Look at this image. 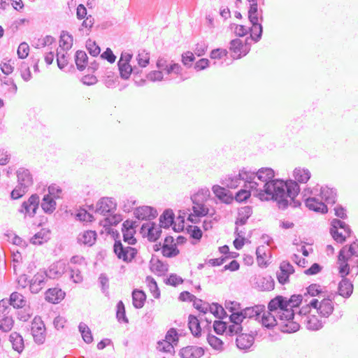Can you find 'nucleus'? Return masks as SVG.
<instances>
[{
    "mask_svg": "<svg viewBox=\"0 0 358 358\" xmlns=\"http://www.w3.org/2000/svg\"><path fill=\"white\" fill-rule=\"evenodd\" d=\"M248 176L253 195L260 200H275L282 209L289 206L293 208L300 206L301 202L295 199L300 191L296 182L273 180L274 171L267 167L261 168L257 172L248 170Z\"/></svg>",
    "mask_w": 358,
    "mask_h": 358,
    "instance_id": "nucleus-1",
    "label": "nucleus"
},
{
    "mask_svg": "<svg viewBox=\"0 0 358 358\" xmlns=\"http://www.w3.org/2000/svg\"><path fill=\"white\" fill-rule=\"evenodd\" d=\"M268 309L278 316L282 331L292 333L299 329V323L294 321L295 319L294 310L287 308L286 297L275 296L268 303Z\"/></svg>",
    "mask_w": 358,
    "mask_h": 358,
    "instance_id": "nucleus-2",
    "label": "nucleus"
},
{
    "mask_svg": "<svg viewBox=\"0 0 358 358\" xmlns=\"http://www.w3.org/2000/svg\"><path fill=\"white\" fill-rule=\"evenodd\" d=\"M317 189H305L303 197L306 206L313 211L325 213L327 212V205L319 197H317Z\"/></svg>",
    "mask_w": 358,
    "mask_h": 358,
    "instance_id": "nucleus-3",
    "label": "nucleus"
},
{
    "mask_svg": "<svg viewBox=\"0 0 358 358\" xmlns=\"http://www.w3.org/2000/svg\"><path fill=\"white\" fill-rule=\"evenodd\" d=\"M352 232L350 226L344 222L338 219H334L331 221L330 233L337 243H343L345 242L346 237L350 236Z\"/></svg>",
    "mask_w": 358,
    "mask_h": 358,
    "instance_id": "nucleus-4",
    "label": "nucleus"
},
{
    "mask_svg": "<svg viewBox=\"0 0 358 358\" xmlns=\"http://www.w3.org/2000/svg\"><path fill=\"white\" fill-rule=\"evenodd\" d=\"M248 170L243 168L238 173L229 175L224 180L222 184L230 189H236L241 184L243 187L249 186V178L248 177Z\"/></svg>",
    "mask_w": 358,
    "mask_h": 358,
    "instance_id": "nucleus-5",
    "label": "nucleus"
},
{
    "mask_svg": "<svg viewBox=\"0 0 358 358\" xmlns=\"http://www.w3.org/2000/svg\"><path fill=\"white\" fill-rule=\"evenodd\" d=\"M113 251L118 259L124 262H131L137 254V250L130 246H124L120 241H115L113 245Z\"/></svg>",
    "mask_w": 358,
    "mask_h": 358,
    "instance_id": "nucleus-6",
    "label": "nucleus"
},
{
    "mask_svg": "<svg viewBox=\"0 0 358 358\" xmlns=\"http://www.w3.org/2000/svg\"><path fill=\"white\" fill-rule=\"evenodd\" d=\"M31 331L34 341L38 345L44 343L45 341V327L39 317H35L31 322Z\"/></svg>",
    "mask_w": 358,
    "mask_h": 358,
    "instance_id": "nucleus-7",
    "label": "nucleus"
},
{
    "mask_svg": "<svg viewBox=\"0 0 358 358\" xmlns=\"http://www.w3.org/2000/svg\"><path fill=\"white\" fill-rule=\"evenodd\" d=\"M310 306L312 308H316L317 312L324 317H328L334 310V306L330 296H327V298H324L320 302L318 301V299H313L310 301Z\"/></svg>",
    "mask_w": 358,
    "mask_h": 358,
    "instance_id": "nucleus-8",
    "label": "nucleus"
},
{
    "mask_svg": "<svg viewBox=\"0 0 358 358\" xmlns=\"http://www.w3.org/2000/svg\"><path fill=\"white\" fill-rule=\"evenodd\" d=\"M161 233V227L152 222L144 223L141 228V234L143 237H147L150 241H156Z\"/></svg>",
    "mask_w": 358,
    "mask_h": 358,
    "instance_id": "nucleus-9",
    "label": "nucleus"
},
{
    "mask_svg": "<svg viewBox=\"0 0 358 358\" xmlns=\"http://www.w3.org/2000/svg\"><path fill=\"white\" fill-rule=\"evenodd\" d=\"M39 196L37 194H32L27 201H24L19 211L24 213L25 216L33 217L36 213L39 205Z\"/></svg>",
    "mask_w": 358,
    "mask_h": 358,
    "instance_id": "nucleus-10",
    "label": "nucleus"
},
{
    "mask_svg": "<svg viewBox=\"0 0 358 358\" xmlns=\"http://www.w3.org/2000/svg\"><path fill=\"white\" fill-rule=\"evenodd\" d=\"M48 278L45 271H39L29 282L31 292L38 293L45 287Z\"/></svg>",
    "mask_w": 358,
    "mask_h": 358,
    "instance_id": "nucleus-11",
    "label": "nucleus"
},
{
    "mask_svg": "<svg viewBox=\"0 0 358 358\" xmlns=\"http://www.w3.org/2000/svg\"><path fill=\"white\" fill-rule=\"evenodd\" d=\"M136 227V222L131 220H126L122 224L123 241L128 245H134L136 243V239L134 237Z\"/></svg>",
    "mask_w": 358,
    "mask_h": 358,
    "instance_id": "nucleus-12",
    "label": "nucleus"
},
{
    "mask_svg": "<svg viewBox=\"0 0 358 358\" xmlns=\"http://www.w3.org/2000/svg\"><path fill=\"white\" fill-rule=\"evenodd\" d=\"M116 206L112 198L103 197L97 202L95 212L106 215L107 213H112L116 209Z\"/></svg>",
    "mask_w": 358,
    "mask_h": 358,
    "instance_id": "nucleus-13",
    "label": "nucleus"
},
{
    "mask_svg": "<svg viewBox=\"0 0 358 358\" xmlns=\"http://www.w3.org/2000/svg\"><path fill=\"white\" fill-rule=\"evenodd\" d=\"M67 267L68 265L65 262L58 261L50 265L48 270L45 271V272L49 278L55 279L61 277L66 273Z\"/></svg>",
    "mask_w": 358,
    "mask_h": 358,
    "instance_id": "nucleus-14",
    "label": "nucleus"
},
{
    "mask_svg": "<svg viewBox=\"0 0 358 358\" xmlns=\"http://www.w3.org/2000/svg\"><path fill=\"white\" fill-rule=\"evenodd\" d=\"M294 271V269L289 262H282L280 266V271L276 273L278 282L282 285L286 284L289 280V275Z\"/></svg>",
    "mask_w": 358,
    "mask_h": 358,
    "instance_id": "nucleus-15",
    "label": "nucleus"
},
{
    "mask_svg": "<svg viewBox=\"0 0 358 358\" xmlns=\"http://www.w3.org/2000/svg\"><path fill=\"white\" fill-rule=\"evenodd\" d=\"M248 19L252 25L254 26V30L258 29L257 36L255 38V41L257 42L261 39L263 31L262 24L259 22V20L261 22L263 21L262 10H260L259 12L248 13Z\"/></svg>",
    "mask_w": 358,
    "mask_h": 358,
    "instance_id": "nucleus-16",
    "label": "nucleus"
},
{
    "mask_svg": "<svg viewBox=\"0 0 358 358\" xmlns=\"http://www.w3.org/2000/svg\"><path fill=\"white\" fill-rule=\"evenodd\" d=\"M230 50L233 52V57L238 59L242 55H245L249 51V48L246 44H243L240 39L236 38L231 41Z\"/></svg>",
    "mask_w": 358,
    "mask_h": 358,
    "instance_id": "nucleus-17",
    "label": "nucleus"
},
{
    "mask_svg": "<svg viewBox=\"0 0 358 358\" xmlns=\"http://www.w3.org/2000/svg\"><path fill=\"white\" fill-rule=\"evenodd\" d=\"M346 247H343L339 252L338 260L340 263L339 273L341 276L344 278L345 276L348 275L350 273V264L348 263L350 260V257L345 255Z\"/></svg>",
    "mask_w": 358,
    "mask_h": 358,
    "instance_id": "nucleus-18",
    "label": "nucleus"
},
{
    "mask_svg": "<svg viewBox=\"0 0 358 358\" xmlns=\"http://www.w3.org/2000/svg\"><path fill=\"white\" fill-rule=\"evenodd\" d=\"M134 214L138 220H151L157 215V212L150 206H143L136 208Z\"/></svg>",
    "mask_w": 358,
    "mask_h": 358,
    "instance_id": "nucleus-19",
    "label": "nucleus"
},
{
    "mask_svg": "<svg viewBox=\"0 0 358 358\" xmlns=\"http://www.w3.org/2000/svg\"><path fill=\"white\" fill-rule=\"evenodd\" d=\"M204 354L202 348L198 346H187L180 350V355L182 358H200Z\"/></svg>",
    "mask_w": 358,
    "mask_h": 358,
    "instance_id": "nucleus-20",
    "label": "nucleus"
},
{
    "mask_svg": "<svg viewBox=\"0 0 358 358\" xmlns=\"http://www.w3.org/2000/svg\"><path fill=\"white\" fill-rule=\"evenodd\" d=\"M157 66L159 70L164 71L166 75H169L172 73L178 74L181 70V66L178 64L174 63L169 66L167 61L164 58H159L157 60Z\"/></svg>",
    "mask_w": 358,
    "mask_h": 358,
    "instance_id": "nucleus-21",
    "label": "nucleus"
},
{
    "mask_svg": "<svg viewBox=\"0 0 358 358\" xmlns=\"http://www.w3.org/2000/svg\"><path fill=\"white\" fill-rule=\"evenodd\" d=\"M18 184L29 187L33 184L32 176L29 171L25 168H20L17 171Z\"/></svg>",
    "mask_w": 358,
    "mask_h": 358,
    "instance_id": "nucleus-22",
    "label": "nucleus"
},
{
    "mask_svg": "<svg viewBox=\"0 0 358 358\" xmlns=\"http://www.w3.org/2000/svg\"><path fill=\"white\" fill-rule=\"evenodd\" d=\"M65 296V293L60 289L52 288L45 292V300L52 303H59Z\"/></svg>",
    "mask_w": 358,
    "mask_h": 358,
    "instance_id": "nucleus-23",
    "label": "nucleus"
},
{
    "mask_svg": "<svg viewBox=\"0 0 358 358\" xmlns=\"http://www.w3.org/2000/svg\"><path fill=\"white\" fill-rule=\"evenodd\" d=\"M336 196V192L333 188L328 187H322L320 188V199L322 201L324 200L327 204L335 203Z\"/></svg>",
    "mask_w": 358,
    "mask_h": 358,
    "instance_id": "nucleus-24",
    "label": "nucleus"
},
{
    "mask_svg": "<svg viewBox=\"0 0 358 358\" xmlns=\"http://www.w3.org/2000/svg\"><path fill=\"white\" fill-rule=\"evenodd\" d=\"M261 320H262V324L263 326L271 328L274 327L279 321V319L278 318V316L276 314L273 313V312L270 311L269 310L268 311H266L265 310L262 313Z\"/></svg>",
    "mask_w": 358,
    "mask_h": 358,
    "instance_id": "nucleus-25",
    "label": "nucleus"
},
{
    "mask_svg": "<svg viewBox=\"0 0 358 358\" xmlns=\"http://www.w3.org/2000/svg\"><path fill=\"white\" fill-rule=\"evenodd\" d=\"M236 342L239 349L247 350L252 345L254 337L251 334H241L238 335Z\"/></svg>",
    "mask_w": 358,
    "mask_h": 358,
    "instance_id": "nucleus-26",
    "label": "nucleus"
},
{
    "mask_svg": "<svg viewBox=\"0 0 358 358\" xmlns=\"http://www.w3.org/2000/svg\"><path fill=\"white\" fill-rule=\"evenodd\" d=\"M353 291V285L348 278H343L338 284V294L343 297L348 298Z\"/></svg>",
    "mask_w": 358,
    "mask_h": 358,
    "instance_id": "nucleus-27",
    "label": "nucleus"
},
{
    "mask_svg": "<svg viewBox=\"0 0 358 358\" xmlns=\"http://www.w3.org/2000/svg\"><path fill=\"white\" fill-rule=\"evenodd\" d=\"M264 310V306L257 305L252 307H247L242 310L244 318H255L259 320L262 313Z\"/></svg>",
    "mask_w": 358,
    "mask_h": 358,
    "instance_id": "nucleus-28",
    "label": "nucleus"
},
{
    "mask_svg": "<svg viewBox=\"0 0 358 358\" xmlns=\"http://www.w3.org/2000/svg\"><path fill=\"white\" fill-rule=\"evenodd\" d=\"M252 214V208L251 206H245L241 208L238 212V217L236 220V225H244L246 224L248 218Z\"/></svg>",
    "mask_w": 358,
    "mask_h": 358,
    "instance_id": "nucleus-29",
    "label": "nucleus"
},
{
    "mask_svg": "<svg viewBox=\"0 0 358 358\" xmlns=\"http://www.w3.org/2000/svg\"><path fill=\"white\" fill-rule=\"evenodd\" d=\"M230 304L231 305L230 307L227 306V308L229 309L230 312H231V315H230V321L234 324H241L245 318L242 310L236 312V310L238 309L236 306H238L239 304L236 302H230Z\"/></svg>",
    "mask_w": 358,
    "mask_h": 358,
    "instance_id": "nucleus-30",
    "label": "nucleus"
},
{
    "mask_svg": "<svg viewBox=\"0 0 358 358\" xmlns=\"http://www.w3.org/2000/svg\"><path fill=\"white\" fill-rule=\"evenodd\" d=\"M10 305L14 308H22L26 306L27 301L24 296L17 292H13L9 298Z\"/></svg>",
    "mask_w": 358,
    "mask_h": 358,
    "instance_id": "nucleus-31",
    "label": "nucleus"
},
{
    "mask_svg": "<svg viewBox=\"0 0 358 358\" xmlns=\"http://www.w3.org/2000/svg\"><path fill=\"white\" fill-rule=\"evenodd\" d=\"M310 176L311 174L308 169L296 168L294 171V177L295 178L294 181L296 183H306L310 179Z\"/></svg>",
    "mask_w": 358,
    "mask_h": 358,
    "instance_id": "nucleus-32",
    "label": "nucleus"
},
{
    "mask_svg": "<svg viewBox=\"0 0 358 358\" xmlns=\"http://www.w3.org/2000/svg\"><path fill=\"white\" fill-rule=\"evenodd\" d=\"M96 234L94 231H85L83 234H79L78 241L79 243L92 245L96 240Z\"/></svg>",
    "mask_w": 358,
    "mask_h": 358,
    "instance_id": "nucleus-33",
    "label": "nucleus"
},
{
    "mask_svg": "<svg viewBox=\"0 0 358 358\" xmlns=\"http://www.w3.org/2000/svg\"><path fill=\"white\" fill-rule=\"evenodd\" d=\"M146 299V295L145 294L138 289H134L132 292V301H133V306L136 308H141L145 303Z\"/></svg>",
    "mask_w": 358,
    "mask_h": 358,
    "instance_id": "nucleus-34",
    "label": "nucleus"
},
{
    "mask_svg": "<svg viewBox=\"0 0 358 358\" xmlns=\"http://www.w3.org/2000/svg\"><path fill=\"white\" fill-rule=\"evenodd\" d=\"M50 238V231L45 229H41L31 238V243L34 245H41Z\"/></svg>",
    "mask_w": 358,
    "mask_h": 358,
    "instance_id": "nucleus-35",
    "label": "nucleus"
},
{
    "mask_svg": "<svg viewBox=\"0 0 358 358\" xmlns=\"http://www.w3.org/2000/svg\"><path fill=\"white\" fill-rule=\"evenodd\" d=\"M174 214L171 210H166L159 217V227L169 228L173 223Z\"/></svg>",
    "mask_w": 358,
    "mask_h": 358,
    "instance_id": "nucleus-36",
    "label": "nucleus"
},
{
    "mask_svg": "<svg viewBox=\"0 0 358 358\" xmlns=\"http://www.w3.org/2000/svg\"><path fill=\"white\" fill-rule=\"evenodd\" d=\"M192 210L194 212V214H192L189 216V220L194 222V220L193 219V217H200V216H206L208 214V208L206 207L204 203H200V204H194L192 206Z\"/></svg>",
    "mask_w": 358,
    "mask_h": 358,
    "instance_id": "nucleus-37",
    "label": "nucleus"
},
{
    "mask_svg": "<svg viewBox=\"0 0 358 358\" xmlns=\"http://www.w3.org/2000/svg\"><path fill=\"white\" fill-rule=\"evenodd\" d=\"M41 208L45 213H52L56 208V202L50 195H45L41 202Z\"/></svg>",
    "mask_w": 358,
    "mask_h": 358,
    "instance_id": "nucleus-38",
    "label": "nucleus"
},
{
    "mask_svg": "<svg viewBox=\"0 0 358 358\" xmlns=\"http://www.w3.org/2000/svg\"><path fill=\"white\" fill-rule=\"evenodd\" d=\"M210 196V191L208 189H201L192 196L191 199L193 204L204 203Z\"/></svg>",
    "mask_w": 358,
    "mask_h": 358,
    "instance_id": "nucleus-39",
    "label": "nucleus"
},
{
    "mask_svg": "<svg viewBox=\"0 0 358 358\" xmlns=\"http://www.w3.org/2000/svg\"><path fill=\"white\" fill-rule=\"evenodd\" d=\"M67 271H69L70 278L75 283H80L83 281V275L78 265H68Z\"/></svg>",
    "mask_w": 358,
    "mask_h": 358,
    "instance_id": "nucleus-40",
    "label": "nucleus"
},
{
    "mask_svg": "<svg viewBox=\"0 0 358 358\" xmlns=\"http://www.w3.org/2000/svg\"><path fill=\"white\" fill-rule=\"evenodd\" d=\"M10 341L15 350L20 352L24 348V341L21 335L17 332H12L10 335Z\"/></svg>",
    "mask_w": 358,
    "mask_h": 358,
    "instance_id": "nucleus-41",
    "label": "nucleus"
},
{
    "mask_svg": "<svg viewBox=\"0 0 358 358\" xmlns=\"http://www.w3.org/2000/svg\"><path fill=\"white\" fill-rule=\"evenodd\" d=\"M73 45V37L66 31H62L60 36L59 47L63 51L69 50Z\"/></svg>",
    "mask_w": 358,
    "mask_h": 358,
    "instance_id": "nucleus-42",
    "label": "nucleus"
},
{
    "mask_svg": "<svg viewBox=\"0 0 358 358\" xmlns=\"http://www.w3.org/2000/svg\"><path fill=\"white\" fill-rule=\"evenodd\" d=\"M188 326L192 334L198 337L201 334V327L199 320L194 315H190L188 318Z\"/></svg>",
    "mask_w": 358,
    "mask_h": 358,
    "instance_id": "nucleus-43",
    "label": "nucleus"
},
{
    "mask_svg": "<svg viewBox=\"0 0 358 358\" xmlns=\"http://www.w3.org/2000/svg\"><path fill=\"white\" fill-rule=\"evenodd\" d=\"M87 55L85 52L78 50L76 53V64L79 71H83L87 63Z\"/></svg>",
    "mask_w": 358,
    "mask_h": 358,
    "instance_id": "nucleus-44",
    "label": "nucleus"
},
{
    "mask_svg": "<svg viewBox=\"0 0 358 358\" xmlns=\"http://www.w3.org/2000/svg\"><path fill=\"white\" fill-rule=\"evenodd\" d=\"M78 329L82 335L83 341L86 343H91L93 341V337L91 330L88 326L84 322H80L79 324Z\"/></svg>",
    "mask_w": 358,
    "mask_h": 358,
    "instance_id": "nucleus-45",
    "label": "nucleus"
},
{
    "mask_svg": "<svg viewBox=\"0 0 358 358\" xmlns=\"http://www.w3.org/2000/svg\"><path fill=\"white\" fill-rule=\"evenodd\" d=\"M0 320V330L3 332H9L13 327L14 320L11 316L2 315Z\"/></svg>",
    "mask_w": 358,
    "mask_h": 358,
    "instance_id": "nucleus-46",
    "label": "nucleus"
},
{
    "mask_svg": "<svg viewBox=\"0 0 358 358\" xmlns=\"http://www.w3.org/2000/svg\"><path fill=\"white\" fill-rule=\"evenodd\" d=\"M303 296L301 294H294L289 299L286 298L287 308L298 310V306L302 303Z\"/></svg>",
    "mask_w": 358,
    "mask_h": 358,
    "instance_id": "nucleus-47",
    "label": "nucleus"
},
{
    "mask_svg": "<svg viewBox=\"0 0 358 358\" xmlns=\"http://www.w3.org/2000/svg\"><path fill=\"white\" fill-rule=\"evenodd\" d=\"M259 286L262 290H271L274 288V280L271 276L260 277L259 278Z\"/></svg>",
    "mask_w": 358,
    "mask_h": 358,
    "instance_id": "nucleus-48",
    "label": "nucleus"
},
{
    "mask_svg": "<svg viewBox=\"0 0 358 358\" xmlns=\"http://www.w3.org/2000/svg\"><path fill=\"white\" fill-rule=\"evenodd\" d=\"M306 327L310 330H318L322 327V322L315 315L307 317Z\"/></svg>",
    "mask_w": 358,
    "mask_h": 358,
    "instance_id": "nucleus-49",
    "label": "nucleus"
},
{
    "mask_svg": "<svg viewBox=\"0 0 358 358\" xmlns=\"http://www.w3.org/2000/svg\"><path fill=\"white\" fill-rule=\"evenodd\" d=\"M116 317L120 322L128 323L129 320L126 316L125 308L123 302L120 301L117 304Z\"/></svg>",
    "mask_w": 358,
    "mask_h": 358,
    "instance_id": "nucleus-50",
    "label": "nucleus"
},
{
    "mask_svg": "<svg viewBox=\"0 0 358 358\" xmlns=\"http://www.w3.org/2000/svg\"><path fill=\"white\" fill-rule=\"evenodd\" d=\"M208 310L211 314L217 318H223V317L226 315V312L223 307L218 303H213L211 305L209 304Z\"/></svg>",
    "mask_w": 358,
    "mask_h": 358,
    "instance_id": "nucleus-51",
    "label": "nucleus"
},
{
    "mask_svg": "<svg viewBox=\"0 0 358 358\" xmlns=\"http://www.w3.org/2000/svg\"><path fill=\"white\" fill-rule=\"evenodd\" d=\"M118 67L121 78L124 80L128 79L132 72L131 65L129 64L118 62Z\"/></svg>",
    "mask_w": 358,
    "mask_h": 358,
    "instance_id": "nucleus-52",
    "label": "nucleus"
},
{
    "mask_svg": "<svg viewBox=\"0 0 358 358\" xmlns=\"http://www.w3.org/2000/svg\"><path fill=\"white\" fill-rule=\"evenodd\" d=\"M0 81L1 85H6L9 86L8 89V92L13 94H16L17 91V87L14 82V80L11 78H8L6 76H3L0 78Z\"/></svg>",
    "mask_w": 358,
    "mask_h": 358,
    "instance_id": "nucleus-53",
    "label": "nucleus"
},
{
    "mask_svg": "<svg viewBox=\"0 0 358 358\" xmlns=\"http://www.w3.org/2000/svg\"><path fill=\"white\" fill-rule=\"evenodd\" d=\"M162 255L166 257H173L178 255L179 250L177 248L176 244L171 246H162Z\"/></svg>",
    "mask_w": 358,
    "mask_h": 358,
    "instance_id": "nucleus-54",
    "label": "nucleus"
},
{
    "mask_svg": "<svg viewBox=\"0 0 358 358\" xmlns=\"http://www.w3.org/2000/svg\"><path fill=\"white\" fill-rule=\"evenodd\" d=\"M251 192L253 193V190L248 185L247 187L241 189L236 194L235 199L238 201H244L250 196Z\"/></svg>",
    "mask_w": 358,
    "mask_h": 358,
    "instance_id": "nucleus-55",
    "label": "nucleus"
},
{
    "mask_svg": "<svg viewBox=\"0 0 358 358\" xmlns=\"http://www.w3.org/2000/svg\"><path fill=\"white\" fill-rule=\"evenodd\" d=\"M208 343L214 349L217 350H221L223 348V342L221 339L214 335H208Z\"/></svg>",
    "mask_w": 358,
    "mask_h": 358,
    "instance_id": "nucleus-56",
    "label": "nucleus"
},
{
    "mask_svg": "<svg viewBox=\"0 0 358 358\" xmlns=\"http://www.w3.org/2000/svg\"><path fill=\"white\" fill-rule=\"evenodd\" d=\"M151 268L152 271L158 272L160 274L168 271L167 265L159 259L151 261Z\"/></svg>",
    "mask_w": 358,
    "mask_h": 358,
    "instance_id": "nucleus-57",
    "label": "nucleus"
},
{
    "mask_svg": "<svg viewBox=\"0 0 358 358\" xmlns=\"http://www.w3.org/2000/svg\"><path fill=\"white\" fill-rule=\"evenodd\" d=\"M86 48L89 53L93 57H96L100 54L101 49L94 41L88 39L86 42Z\"/></svg>",
    "mask_w": 358,
    "mask_h": 358,
    "instance_id": "nucleus-58",
    "label": "nucleus"
},
{
    "mask_svg": "<svg viewBox=\"0 0 358 358\" xmlns=\"http://www.w3.org/2000/svg\"><path fill=\"white\" fill-rule=\"evenodd\" d=\"M0 69L1 72L6 76L11 74L14 71V66L11 63V60L7 59H4L1 62Z\"/></svg>",
    "mask_w": 358,
    "mask_h": 358,
    "instance_id": "nucleus-59",
    "label": "nucleus"
},
{
    "mask_svg": "<svg viewBox=\"0 0 358 358\" xmlns=\"http://www.w3.org/2000/svg\"><path fill=\"white\" fill-rule=\"evenodd\" d=\"M146 281L148 284L149 289L150 292L152 293V296L155 299H158L160 296V292L159 290V288L157 287V284L154 278L148 276L146 278Z\"/></svg>",
    "mask_w": 358,
    "mask_h": 358,
    "instance_id": "nucleus-60",
    "label": "nucleus"
},
{
    "mask_svg": "<svg viewBox=\"0 0 358 358\" xmlns=\"http://www.w3.org/2000/svg\"><path fill=\"white\" fill-rule=\"evenodd\" d=\"M266 250L267 248L264 245L259 246L256 250L257 262L260 266L266 265L264 259L266 257Z\"/></svg>",
    "mask_w": 358,
    "mask_h": 358,
    "instance_id": "nucleus-61",
    "label": "nucleus"
},
{
    "mask_svg": "<svg viewBox=\"0 0 358 358\" xmlns=\"http://www.w3.org/2000/svg\"><path fill=\"white\" fill-rule=\"evenodd\" d=\"M27 187L18 184L11 192L10 196L13 199H17L22 197L28 190Z\"/></svg>",
    "mask_w": 358,
    "mask_h": 358,
    "instance_id": "nucleus-62",
    "label": "nucleus"
},
{
    "mask_svg": "<svg viewBox=\"0 0 358 358\" xmlns=\"http://www.w3.org/2000/svg\"><path fill=\"white\" fill-rule=\"evenodd\" d=\"M157 348L159 351L163 352H170L171 353L174 350V347L173 344H171L169 341H161L157 343Z\"/></svg>",
    "mask_w": 358,
    "mask_h": 358,
    "instance_id": "nucleus-63",
    "label": "nucleus"
},
{
    "mask_svg": "<svg viewBox=\"0 0 358 358\" xmlns=\"http://www.w3.org/2000/svg\"><path fill=\"white\" fill-rule=\"evenodd\" d=\"M345 247V255L349 257L355 256V257H358V239H356L348 248Z\"/></svg>",
    "mask_w": 358,
    "mask_h": 358,
    "instance_id": "nucleus-64",
    "label": "nucleus"
}]
</instances>
